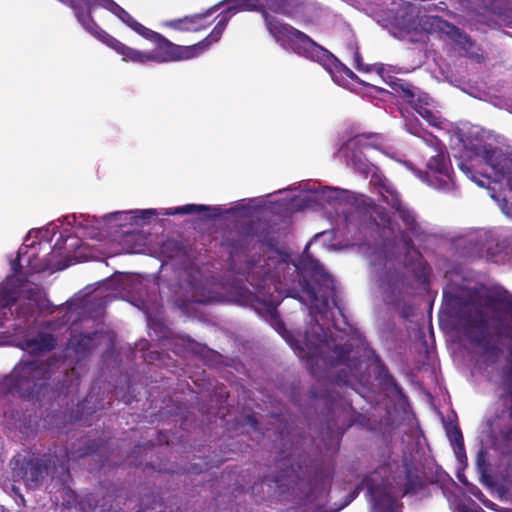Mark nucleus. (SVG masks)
I'll use <instances>...</instances> for the list:
<instances>
[{
  "label": "nucleus",
  "instance_id": "f257e3e1",
  "mask_svg": "<svg viewBox=\"0 0 512 512\" xmlns=\"http://www.w3.org/2000/svg\"><path fill=\"white\" fill-rule=\"evenodd\" d=\"M297 350L310 374L326 388L332 382L330 369L348 365L352 347L347 343L336 344L331 331L316 324L305 332L303 346Z\"/></svg>",
  "mask_w": 512,
  "mask_h": 512
},
{
  "label": "nucleus",
  "instance_id": "f03ea898",
  "mask_svg": "<svg viewBox=\"0 0 512 512\" xmlns=\"http://www.w3.org/2000/svg\"><path fill=\"white\" fill-rule=\"evenodd\" d=\"M104 441L100 439L80 438L72 444L71 449L55 447L52 453L41 457H32L19 468L20 475L28 486L36 487L42 483L45 476L51 471L53 474L60 471L69 474V462L93 456L104 448Z\"/></svg>",
  "mask_w": 512,
  "mask_h": 512
},
{
  "label": "nucleus",
  "instance_id": "7ed1b4c3",
  "mask_svg": "<svg viewBox=\"0 0 512 512\" xmlns=\"http://www.w3.org/2000/svg\"><path fill=\"white\" fill-rule=\"evenodd\" d=\"M492 330L497 341H492V335L487 332L488 318L484 311L476 309L470 312H463L459 316L461 330L471 344L481 348L483 356L492 364L496 363L503 354L500 340L512 339L511 323L501 317L493 315Z\"/></svg>",
  "mask_w": 512,
  "mask_h": 512
},
{
  "label": "nucleus",
  "instance_id": "20e7f679",
  "mask_svg": "<svg viewBox=\"0 0 512 512\" xmlns=\"http://www.w3.org/2000/svg\"><path fill=\"white\" fill-rule=\"evenodd\" d=\"M265 26L269 34L285 49H289L295 54L318 62L324 67H330L336 58L324 47L317 44L307 34L296 29L290 24L282 22L280 19L263 11Z\"/></svg>",
  "mask_w": 512,
  "mask_h": 512
},
{
  "label": "nucleus",
  "instance_id": "39448f33",
  "mask_svg": "<svg viewBox=\"0 0 512 512\" xmlns=\"http://www.w3.org/2000/svg\"><path fill=\"white\" fill-rule=\"evenodd\" d=\"M50 367L41 360H21L3 380L5 393L27 400L38 399L49 385Z\"/></svg>",
  "mask_w": 512,
  "mask_h": 512
},
{
  "label": "nucleus",
  "instance_id": "423d86ee",
  "mask_svg": "<svg viewBox=\"0 0 512 512\" xmlns=\"http://www.w3.org/2000/svg\"><path fill=\"white\" fill-rule=\"evenodd\" d=\"M142 37L149 40L154 45V50L149 52L150 62L168 63L198 57L194 45H177L162 34L149 28Z\"/></svg>",
  "mask_w": 512,
  "mask_h": 512
},
{
  "label": "nucleus",
  "instance_id": "0eeeda50",
  "mask_svg": "<svg viewBox=\"0 0 512 512\" xmlns=\"http://www.w3.org/2000/svg\"><path fill=\"white\" fill-rule=\"evenodd\" d=\"M62 4L70 7L75 14L79 23L95 38L107 45H111L115 39L112 35L103 30L94 20L92 12L95 8L100 7L93 3L92 0H58Z\"/></svg>",
  "mask_w": 512,
  "mask_h": 512
},
{
  "label": "nucleus",
  "instance_id": "6e6552de",
  "mask_svg": "<svg viewBox=\"0 0 512 512\" xmlns=\"http://www.w3.org/2000/svg\"><path fill=\"white\" fill-rule=\"evenodd\" d=\"M386 467H379L372 473L368 474L362 481V485L369 493L374 509L384 512L387 508L393 506L395 497L388 491L385 486Z\"/></svg>",
  "mask_w": 512,
  "mask_h": 512
},
{
  "label": "nucleus",
  "instance_id": "1a4fd4ad",
  "mask_svg": "<svg viewBox=\"0 0 512 512\" xmlns=\"http://www.w3.org/2000/svg\"><path fill=\"white\" fill-rule=\"evenodd\" d=\"M224 3L225 2H219L203 13H197L191 16L171 20L167 23V26L182 32H197L203 30L208 25L207 23H204V20L216 12Z\"/></svg>",
  "mask_w": 512,
  "mask_h": 512
},
{
  "label": "nucleus",
  "instance_id": "9d476101",
  "mask_svg": "<svg viewBox=\"0 0 512 512\" xmlns=\"http://www.w3.org/2000/svg\"><path fill=\"white\" fill-rule=\"evenodd\" d=\"M443 146L437 154L432 156L427 162L428 170L439 178L445 185L453 183V170L448 154Z\"/></svg>",
  "mask_w": 512,
  "mask_h": 512
},
{
  "label": "nucleus",
  "instance_id": "9b49d317",
  "mask_svg": "<svg viewBox=\"0 0 512 512\" xmlns=\"http://www.w3.org/2000/svg\"><path fill=\"white\" fill-rule=\"evenodd\" d=\"M20 347L33 355L47 353L56 347V339L51 333L39 332L34 337L24 338Z\"/></svg>",
  "mask_w": 512,
  "mask_h": 512
},
{
  "label": "nucleus",
  "instance_id": "f8f14e48",
  "mask_svg": "<svg viewBox=\"0 0 512 512\" xmlns=\"http://www.w3.org/2000/svg\"><path fill=\"white\" fill-rule=\"evenodd\" d=\"M93 3L98 4L101 8L108 10L115 15L119 20L126 24L138 35L143 36L147 31V27L135 20L124 8L118 5L114 0H92Z\"/></svg>",
  "mask_w": 512,
  "mask_h": 512
},
{
  "label": "nucleus",
  "instance_id": "ddd939ff",
  "mask_svg": "<svg viewBox=\"0 0 512 512\" xmlns=\"http://www.w3.org/2000/svg\"><path fill=\"white\" fill-rule=\"evenodd\" d=\"M484 158L497 173L512 181V154H504L496 149H485Z\"/></svg>",
  "mask_w": 512,
  "mask_h": 512
},
{
  "label": "nucleus",
  "instance_id": "4468645a",
  "mask_svg": "<svg viewBox=\"0 0 512 512\" xmlns=\"http://www.w3.org/2000/svg\"><path fill=\"white\" fill-rule=\"evenodd\" d=\"M231 14L225 9L218 16V22L214 26L211 33L205 37L203 40L199 41L196 44H193L196 48L197 56L206 51L213 43L219 41L224 30L227 27V24L231 18Z\"/></svg>",
  "mask_w": 512,
  "mask_h": 512
},
{
  "label": "nucleus",
  "instance_id": "2eb2a0df",
  "mask_svg": "<svg viewBox=\"0 0 512 512\" xmlns=\"http://www.w3.org/2000/svg\"><path fill=\"white\" fill-rule=\"evenodd\" d=\"M113 50H115L118 54L122 56L123 61L133 62L138 64H147L150 62L149 52H144L132 47H129L119 41L118 39H114L109 46Z\"/></svg>",
  "mask_w": 512,
  "mask_h": 512
},
{
  "label": "nucleus",
  "instance_id": "dca6fc26",
  "mask_svg": "<svg viewBox=\"0 0 512 512\" xmlns=\"http://www.w3.org/2000/svg\"><path fill=\"white\" fill-rule=\"evenodd\" d=\"M389 86L398 97H400L409 105L415 104L418 95L423 94L420 93L419 89L416 88L414 85H412L406 80L399 78H393L389 82Z\"/></svg>",
  "mask_w": 512,
  "mask_h": 512
},
{
  "label": "nucleus",
  "instance_id": "f3484780",
  "mask_svg": "<svg viewBox=\"0 0 512 512\" xmlns=\"http://www.w3.org/2000/svg\"><path fill=\"white\" fill-rule=\"evenodd\" d=\"M380 136L377 133H362L351 137L342 147L344 151H355L363 148H378Z\"/></svg>",
  "mask_w": 512,
  "mask_h": 512
},
{
  "label": "nucleus",
  "instance_id": "a211bd4d",
  "mask_svg": "<svg viewBox=\"0 0 512 512\" xmlns=\"http://www.w3.org/2000/svg\"><path fill=\"white\" fill-rule=\"evenodd\" d=\"M375 377L385 389L391 390L396 395H403V390L401 386L397 383L396 379L390 374L388 367L379 357H377L376 359Z\"/></svg>",
  "mask_w": 512,
  "mask_h": 512
},
{
  "label": "nucleus",
  "instance_id": "6ab92c4d",
  "mask_svg": "<svg viewBox=\"0 0 512 512\" xmlns=\"http://www.w3.org/2000/svg\"><path fill=\"white\" fill-rule=\"evenodd\" d=\"M200 212H209L206 215V218L213 219L217 218L221 215V209L219 207H211L208 205H197V204H186L184 206H179L175 208H169L166 210L165 215L174 216V215H184V214H194Z\"/></svg>",
  "mask_w": 512,
  "mask_h": 512
},
{
  "label": "nucleus",
  "instance_id": "aec40b11",
  "mask_svg": "<svg viewBox=\"0 0 512 512\" xmlns=\"http://www.w3.org/2000/svg\"><path fill=\"white\" fill-rule=\"evenodd\" d=\"M398 213L399 218L405 225L407 231L413 237H420L423 234V230L416 220L415 214L409 208L401 204L395 209Z\"/></svg>",
  "mask_w": 512,
  "mask_h": 512
},
{
  "label": "nucleus",
  "instance_id": "412c9836",
  "mask_svg": "<svg viewBox=\"0 0 512 512\" xmlns=\"http://www.w3.org/2000/svg\"><path fill=\"white\" fill-rule=\"evenodd\" d=\"M302 269L309 273L316 283H324L327 285L332 282L330 275L325 271L324 267L314 259H306L301 262Z\"/></svg>",
  "mask_w": 512,
  "mask_h": 512
},
{
  "label": "nucleus",
  "instance_id": "4be33fe9",
  "mask_svg": "<svg viewBox=\"0 0 512 512\" xmlns=\"http://www.w3.org/2000/svg\"><path fill=\"white\" fill-rule=\"evenodd\" d=\"M405 484L402 496L414 495L423 489L424 485L416 468L406 466L405 468Z\"/></svg>",
  "mask_w": 512,
  "mask_h": 512
},
{
  "label": "nucleus",
  "instance_id": "5701e85b",
  "mask_svg": "<svg viewBox=\"0 0 512 512\" xmlns=\"http://www.w3.org/2000/svg\"><path fill=\"white\" fill-rule=\"evenodd\" d=\"M225 2L228 4L226 10L231 15L240 11H261L262 13L266 11L260 0H226Z\"/></svg>",
  "mask_w": 512,
  "mask_h": 512
},
{
  "label": "nucleus",
  "instance_id": "b1692460",
  "mask_svg": "<svg viewBox=\"0 0 512 512\" xmlns=\"http://www.w3.org/2000/svg\"><path fill=\"white\" fill-rule=\"evenodd\" d=\"M378 188L383 201L390 205L393 209L398 208L402 204L399 193L387 180H380L378 183Z\"/></svg>",
  "mask_w": 512,
  "mask_h": 512
},
{
  "label": "nucleus",
  "instance_id": "393cba45",
  "mask_svg": "<svg viewBox=\"0 0 512 512\" xmlns=\"http://www.w3.org/2000/svg\"><path fill=\"white\" fill-rule=\"evenodd\" d=\"M476 468L485 483L491 482L489 454L485 447H481L476 456Z\"/></svg>",
  "mask_w": 512,
  "mask_h": 512
},
{
  "label": "nucleus",
  "instance_id": "a878e982",
  "mask_svg": "<svg viewBox=\"0 0 512 512\" xmlns=\"http://www.w3.org/2000/svg\"><path fill=\"white\" fill-rule=\"evenodd\" d=\"M161 251L167 258L173 259L184 253V246L181 241L167 239L162 243Z\"/></svg>",
  "mask_w": 512,
  "mask_h": 512
},
{
  "label": "nucleus",
  "instance_id": "bb28decb",
  "mask_svg": "<svg viewBox=\"0 0 512 512\" xmlns=\"http://www.w3.org/2000/svg\"><path fill=\"white\" fill-rule=\"evenodd\" d=\"M95 336L96 333L80 334L74 343L76 352H89L92 350L96 346Z\"/></svg>",
  "mask_w": 512,
  "mask_h": 512
},
{
  "label": "nucleus",
  "instance_id": "cd10ccee",
  "mask_svg": "<svg viewBox=\"0 0 512 512\" xmlns=\"http://www.w3.org/2000/svg\"><path fill=\"white\" fill-rule=\"evenodd\" d=\"M427 105V95L423 93L422 95H418L415 104H412L411 106L421 117L426 119L430 124H433L435 116L433 112L426 107Z\"/></svg>",
  "mask_w": 512,
  "mask_h": 512
},
{
  "label": "nucleus",
  "instance_id": "c85d7f7f",
  "mask_svg": "<svg viewBox=\"0 0 512 512\" xmlns=\"http://www.w3.org/2000/svg\"><path fill=\"white\" fill-rule=\"evenodd\" d=\"M299 283H300L302 292H304L308 296L310 301L312 303L317 302L318 301V292H317L316 288L311 284V282L306 277H303Z\"/></svg>",
  "mask_w": 512,
  "mask_h": 512
},
{
  "label": "nucleus",
  "instance_id": "c756f323",
  "mask_svg": "<svg viewBox=\"0 0 512 512\" xmlns=\"http://www.w3.org/2000/svg\"><path fill=\"white\" fill-rule=\"evenodd\" d=\"M447 435L452 446L464 443L463 435L458 426H453L447 430Z\"/></svg>",
  "mask_w": 512,
  "mask_h": 512
},
{
  "label": "nucleus",
  "instance_id": "7c9ffc66",
  "mask_svg": "<svg viewBox=\"0 0 512 512\" xmlns=\"http://www.w3.org/2000/svg\"><path fill=\"white\" fill-rule=\"evenodd\" d=\"M488 304H503L506 307V310L512 312V300H510L506 295L499 294L497 296H489Z\"/></svg>",
  "mask_w": 512,
  "mask_h": 512
},
{
  "label": "nucleus",
  "instance_id": "2f4dec72",
  "mask_svg": "<svg viewBox=\"0 0 512 512\" xmlns=\"http://www.w3.org/2000/svg\"><path fill=\"white\" fill-rule=\"evenodd\" d=\"M350 161H351L352 167L355 170H357L363 174H366L369 171L368 164L366 162L362 161L361 158L356 156L355 154L350 159Z\"/></svg>",
  "mask_w": 512,
  "mask_h": 512
},
{
  "label": "nucleus",
  "instance_id": "473e14b6",
  "mask_svg": "<svg viewBox=\"0 0 512 512\" xmlns=\"http://www.w3.org/2000/svg\"><path fill=\"white\" fill-rule=\"evenodd\" d=\"M270 316H271V320L274 322L275 329L278 332L284 331L285 330V324L282 321V319L280 318V316H279L278 312L276 311V309H273L270 312Z\"/></svg>",
  "mask_w": 512,
  "mask_h": 512
},
{
  "label": "nucleus",
  "instance_id": "72a5a7b5",
  "mask_svg": "<svg viewBox=\"0 0 512 512\" xmlns=\"http://www.w3.org/2000/svg\"><path fill=\"white\" fill-rule=\"evenodd\" d=\"M270 316H271V320L274 322L275 329L278 332L284 331L285 330V324L282 321V319L280 318V316H279L278 312L276 311V309H273L270 312Z\"/></svg>",
  "mask_w": 512,
  "mask_h": 512
},
{
  "label": "nucleus",
  "instance_id": "f704fd0d",
  "mask_svg": "<svg viewBox=\"0 0 512 512\" xmlns=\"http://www.w3.org/2000/svg\"><path fill=\"white\" fill-rule=\"evenodd\" d=\"M452 447H453V450H454V453H455V456H456L457 460L460 463L466 462L467 461V457H466V451H465L464 443H460V444L452 446Z\"/></svg>",
  "mask_w": 512,
  "mask_h": 512
},
{
  "label": "nucleus",
  "instance_id": "c9c22d12",
  "mask_svg": "<svg viewBox=\"0 0 512 512\" xmlns=\"http://www.w3.org/2000/svg\"><path fill=\"white\" fill-rule=\"evenodd\" d=\"M377 215L380 218L384 227L389 228L391 226V224H392L391 217H390L389 213L384 208L379 210L377 212Z\"/></svg>",
  "mask_w": 512,
  "mask_h": 512
},
{
  "label": "nucleus",
  "instance_id": "e433bc0d",
  "mask_svg": "<svg viewBox=\"0 0 512 512\" xmlns=\"http://www.w3.org/2000/svg\"><path fill=\"white\" fill-rule=\"evenodd\" d=\"M411 236L412 235L408 231L401 232V240L406 249H410L413 247V241H412Z\"/></svg>",
  "mask_w": 512,
  "mask_h": 512
},
{
  "label": "nucleus",
  "instance_id": "4c0bfd02",
  "mask_svg": "<svg viewBox=\"0 0 512 512\" xmlns=\"http://www.w3.org/2000/svg\"><path fill=\"white\" fill-rule=\"evenodd\" d=\"M458 166H459V169L462 172H464L468 178H470L473 181H476V176L473 174L470 166L467 163L461 162V163H459Z\"/></svg>",
  "mask_w": 512,
  "mask_h": 512
},
{
  "label": "nucleus",
  "instance_id": "58836bf2",
  "mask_svg": "<svg viewBox=\"0 0 512 512\" xmlns=\"http://www.w3.org/2000/svg\"><path fill=\"white\" fill-rule=\"evenodd\" d=\"M355 67L359 71H368L367 68L363 67L362 57L358 51L354 54Z\"/></svg>",
  "mask_w": 512,
  "mask_h": 512
},
{
  "label": "nucleus",
  "instance_id": "ea45409f",
  "mask_svg": "<svg viewBox=\"0 0 512 512\" xmlns=\"http://www.w3.org/2000/svg\"><path fill=\"white\" fill-rule=\"evenodd\" d=\"M275 11L284 15H290L291 13V11L287 8L286 1H282L281 3H279Z\"/></svg>",
  "mask_w": 512,
  "mask_h": 512
},
{
  "label": "nucleus",
  "instance_id": "a19ab883",
  "mask_svg": "<svg viewBox=\"0 0 512 512\" xmlns=\"http://www.w3.org/2000/svg\"><path fill=\"white\" fill-rule=\"evenodd\" d=\"M11 266L14 274H19L21 272L20 254H18L16 259L12 261Z\"/></svg>",
  "mask_w": 512,
  "mask_h": 512
},
{
  "label": "nucleus",
  "instance_id": "79ce46f5",
  "mask_svg": "<svg viewBox=\"0 0 512 512\" xmlns=\"http://www.w3.org/2000/svg\"><path fill=\"white\" fill-rule=\"evenodd\" d=\"M284 476L282 474L274 476L272 479H269V481L274 482L276 484H280L283 480ZM268 481V477H264L263 482Z\"/></svg>",
  "mask_w": 512,
  "mask_h": 512
},
{
  "label": "nucleus",
  "instance_id": "37998d69",
  "mask_svg": "<svg viewBox=\"0 0 512 512\" xmlns=\"http://www.w3.org/2000/svg\"><path fill=\"white\" fill-rule=\"evenodd\" d=\"M310 396H311V398H314V399L322 398V397H323V395H322V394L317 393V392H316V390H315L314 388H312V389L310 390Z\"/></svg>",
  "mask_w": 512,
  "mask_h": 512
},
{
  "label": "nucleus",
  "instance_id": "c03bdc74",
  "mask_svg": "<svg viewBox=\"0 0 512 512\" xmlns=\"http://www.w3.org/2000/svg\"><path fill=\"white\" fill-rule=\"evenodd\" d=\"M346 75H347L350 79H352V80H354V79H356V78H357L356 74H355V73H353V72H352L351 70H349V69H347Z\"/></svg>",
  "mask_w": 512,
  "mask_h": 512
},
{
  "label": "nucleus",
  "instance_id": "a18cd8bd",
  "mask_svg": "<svg viewBox=\"0 0 512 512\" xmlns=\"http://www.w3.org/2000/svg\"><path fill=\"white\" fill-rule=\"evenodd\" d=\"M457 477H458V479H459V481H460L461 483H463L464 485L468 486V481L466 480V478H465V477H462V476H460L459 474L457 475Z\"/></svg>",
  "mask_w": 512,
  "mask_h": 512
},
{
  "label": "nucleus",
  "instance_id": "49530a36",
  "mask_svg": "<svg viewBox=\"0 0 512 512\" xmlns=\"http://www.w3.org/2000/svg\"><path fill=\"white\" fill-rule=\"evenodd\" d=\"M507 477H512V469L506 471Z\"/></svg>",
  "mask_w": 512,
  "mask_h": 512
},
{
  "label": "nucleus",
  "instance_id": "de8ad7c7",
  "mask_svg": "<svg viewBox=\"0 0 512 512\" xmlns=\"http://www.w3.org/2000/svg\"><path fill=\"white\" fill-rule=\"evenodd\" d=\"M376 70H377V72H379V73H380V72H382V71H383V66H382V65H380Z\"/></svg>",
  "mask_w": 512,
  "mask_h": 512
},
{
  "label": "nucleus",
  "instance_id": "09e8293b",
  "mask_svg": "<svg viewBox=\"0 0 512 512\" xmlns=\"http://www.w3.org/2000/svg\"><path fill=\"white\" fill-rule=\"evenodd\" d=\"M146 213L155 214V212H153L152 210H147Z\"/></svg>",
  "mask_w": 512,
  "mask_h": 512
},
{
  "label": "nucleus",
  "instance_id": "8fccbe9b",
  "mask_svg": "<svg viewBox=\"0 0 512 512\" xmlns=\"http://www.w3.org/2000/svg\"><path fill=\"white\" fill-rule=\"evenodd\" d=\"M281 463H282L283 465H286V460H285V459H283V460L281 461Z\"/></svg>",
  "mask_w": 512,
  "mask_h": 512
}]
</instances>
